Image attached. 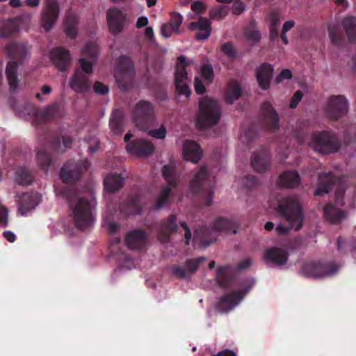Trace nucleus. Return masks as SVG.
I'll return each instance as SVG.
<instances>
[{"label": "nucleus", "mask_w": 356, "mask_h": 356, "mask_svg": "<svg viewBox=\"0 0 356 356\" xmlns=\"http://www.w3.org/2000/svg\"><path fill=\"white\" fill-rule=\"evenodd\" d=\"M99 53V47L96 42H89L86 44V47L81 51L83 56L95 58Z\"/></svg>", "instance_id": "obj_48"}, {"label": "nucleus", "mask_w": 356, "mask_h": 356, "mask_svg": "<svg viewBox=\"0 0 356 356\" xmlns=\"http://www.w3.org/2000/svg\"><path fill=\"white\" fill-rule=\"evenodd\" d=\"M162 174L165 179L168 186L161 192L159 199L156 202L154 207L156 209L161 208L167 202L171 188L175 187L177 184L178 175L175 171V168L172 165H164L162 169Z\"/></svg>", "instance_id": "obj_10"}, {"label": "nucleus", "mask_w": 356, "mask_h": 356, "mask_svg": "<svg viewBox=\"0 0 356 356\" xmlns=\"http://www.w3.org/2000/svg\"><path fill=\"white\" fill-rule=\"evenodd\" d=\"M95 206L96 202L92 197L76 196L70 200L71 217L79 229H87L94 224Z\"/></svg>", "instance_id": "obj_1"}, {"label": "nucleus", "mask_w": 356, "mask_h": 356, "mask_svg": "<svg viewBox=\"0 0 356 356\" xmlns=\"http://www.w3.org/2000/svg\"><path fill=\"white\" fill-rule=\"evenodd\" d=\"M104 227L111 233L113 234L118 228V225L111 220L104 219Z\"/></svg>", "instance_id": "obj_57"}, {"label": "nucleus", "mask_w": 356, "mask_h": 356, "mask_svg": "<svg viewBox=\"0 0 356 356\" xmlns=\"http://www.w3.org/2000/svg\"><path fill=\"white\" fill-rule=\"evenodd\" d=\"M31 16L25 15L15 19L0 22V37L6 38L21 31H26L30 25Z\"/></svg>", "instance_id": "obj_9"}, {"label": "nucleus", "mask_w": 356, "mask_h": 356, "mask_svg": "<svg viewBox=\"0 0 356 356\" xmlns=\"http://www.w3.org/2000/svg\"><path fill=\"white\" fill-rule=\"evenodd\" d=\"M243 37L249 45H254L260 41L261 35L254 23H250L245 29Z\"/></svg>", "instance_id": "obj_36"}, {"label": "nucleus", "mask_w": 356, "mask_h": 356, "mask_svg": "<svg viewBox=\"0 0 356 356\" xmlns=\"http://www.w3.org/2000/svg\"><path fill=\"white\" fill-rule=\"evenodd\" d=\"M338 250L339 251H346L349 250L351 252L352 257L356 259V241L355 240H346L339 237L337 241Z\"/></svg>", "instance_id": "obj_40"}, {"label": "nucleus", "mask_w": 356, "mask_h": 356, "mask_svg": "<svg viewBox=\"0 0 356 356\" xmlns=\"http://www.w3.org/2000/svg\"><path fill=\"white\" fill-rule=\"evenodd\" d=\"M278 184L286 188H294L300 184V177L296 171L282 173L278 179Z\"/></svg>", "instance_id": "obj_31"}, {"label": "nucleus", "mask_w": 356, "mask_h": 356, "mask_svg": "<svg viewBox=\"0 0 356 356\" xmlns=\"http://www.w3.org/2000/svg\"><path fill=\"white\" fill-rule=\"evenodd\" d=\"M273 73V68L269 64H262L257 69V80L261 89L266 90L269 88Z\"/></svg>", "instance_id": "obj_23"}, {"label": "nucleus", "mask_w": 356, "mask_h": 356, "mask_svg": "<svg viewBox=\"0 0 356 356\" xmlns=\"http://www.w3.org/2000/svg\"><path fill=\"white\" fill-rule=\"evenodd\" d=\"M281 17L279 13L273 12L268 15L270 37L274 38L277 35Z\"/></svg>", "instance_id": "obj_43"}, {"label": "nucleus", "mask_w": 356, "mask_h": 356, "mask_svg": "<svg viewBox=\"0 0 356 356\" xmlns=\"http://www.w3.org/2000/svg\"><path fill=\"white\" fill-rule=\"evenodd\" d=\"M302 97V93L300 91H296L290 102V107L294 108L297 106Z\"/></svg>", "instance_id": "obj_61"}, {"label": "nucleus", "mask_w": 356, "mask_h": 356, "mask_svg": "<svg viewBox=\"0 0 356 356\" xmlns=\"http://www.w3.org/2000/svg\"><path fill=\"white\" fill-rule=\"evenodd\" d=\"M279 210L292 228L299 229L303 219L298 200L295 197H286L279 204Z\"/></svg>", "instance_id": "obj_4"}, {"label": "nucleus", "mask_w": 356, "mask_h": 356, "mask_svg": "<svg viewBox=\"0 0 356 356\" xmlns=\"http://www.w3.org/2000/svg\"><path fill=\"white\" fill-rule=\"evenodd\" d=\"M179 63L177 65L175 73V83L179 95L188 97L191 95L189 85L191 81L186 72V67L193 63V60H186L184 56L178 57Z\"/></svg>", "instance_id": "obj_7"}, {"label": "nucleus", "mask_w": 356, "mask_h": 356, "mask_svg": "<svg viewBox=\"0 0 356 356\" xmlns=\"http://www.w3.org/2000/svg\"><path fill=\"white\" fill-rule=\"evenodd\" d=\"M319 184L314 193L316 195L327 193L330 189V184L333 181V176L330 172L321 173L318 177Z\"/></svg>", "instance_id": "obj_35"}, {"label": "nucleus", "mask_w": 356, "mask_h": 356, "mask_svg": "<svg viewBox=\"0 0 356 356\" xmlns=\"http://www.w3.org/2000/svg\"><path fill=\"white\" fill-rule=\"evenodd\" d=\"M251 163L257 172L265 171L269 166V157L266 152H261L253 155Z\"/></svg>", "instance_id": "obj_33"}, {"label": "nucleus", "mask_w": 356, "mask_h": 356, "mask_svg": "<svg viewBox=\"0 0 356 356\" xmlns=\"http://www.w3.org/2000/svg\"><path fill=\"white\" fill-rule=\"evenodd\" d=\"M23 203L19 206L18 210L22 215H26L29 211L33 209L41 201V196L38 193L24 195Z\"/></svg>", "instance_id": "obj_29"}, {"label": "nucleus", "mask_w": 356, "mask_h": 356, "mask_svg": "<svg viewBox=\"0 0 356 356\" xmlns=\"http://www.w3.org/2000/svg\"><path fill=\"white\" fill-rule=\"evenodd\" d=\"M243 184L246 187H252L257 183V180L252 176L243 179Z\"/></svg>", "instance_id": "obj_64"}, {"label": "nucleus", "mask_w": 356, "mask_h": 356, "mask_svg": "<svg viewBox=\"0 0 356 356\" xmlns=\"http://www.w3.org/2000/svg\"><path fill=\"white\" fill-rule=\"evenodd\" d=\"M124 113L120 110L113 111L110 120V128L113 134H120L124 129Z\"/></svg>", "instance_id": "obj_34"}, {"label": "nucleus", "mask_w": 356, "mask_h": 356, "mask_svg": "<svg viewBox=\"0 0 356 356\" xmlns=\"http://www.w3.org/2000/svg\"><path fill=\"white\" fill-rule=\"evenodd\" d=\"M241 95V88L239 84L232 81H231L227 88L226 90V100L228 103L232 104L234 102L237 100Z\"/></svg>", "instance_id": "obj_38"}, {"label": "nucleus", "mask_w": 356, "mask_h": 356, "mask_svg": "<svg viewBox=\"0 0 356 356\" xmlns=\"http://www.w3.org/2000/svg\"><path fill=\"white\" fill-rule=\"evenodd\" d=\"M204 260L205 258L202 257L188 260L185 264L186 268H188V272H191V274L194 273L197 270L199 264Z\"/></svg>", "instance_id": "obj_49"}, {"label": "nucleus", "mask_w": 356, "mask_h": 356, "mask_svg": "<svg viewBox=\"0 0 356 356\" xmlns=\"http://www.w3.org/2000/svg\"><path fill=\"white\" fill-rule=\"evenodd\" d=\"M17 65L15 61L8 63L6 67V75L11 90H16L19 87V80L17 74Z\"/></svg>", "instance_id": "obj_32"}, {"label": "nucleus", "mask_w": 356, "mask_h": 356, "mask_svg": "<svg viewBox=\"0 0 356 356\" xmlns=\"http://www.w3.org/2000/svg\"><path fill=\"white\" fill-rule=\"evenodd\" d=\"M191 8L194 13L197 14H202L205 11L207 6L202 1H196L191 3Z\"/></svg>", "instance_id": "obj_54"}, {"label": "nucleus", "mask_w": 356, "mask_h": 356, "mask_svg": "<svg viewBox=\"0 0 356 356\" xmlns=\"http://www.w3.org/2000/svg\"><path fill=\"white\" fill-rule=\"evenodd\" d=\"M123 185V179L116 174H110L104 181V191L108 193L117 192Z\"/></svg>", "instance_id": "obj_30"}, {"label": "nucleus", "mask_w": 356, "mask_h": 356, "mask_svg": "<svg viewBox=\"0 0 356 356\" xmlns=\"http://www.w3.org/2000/svg\"><path fill=\"white\" fill-rule=\"evenodd\" d=\"M245 10V5L241 0H236L234 2L232 8V13L234 15H240Z\"/></svg>", "instance_id": "obj_55"}, {"label": "nucleus", "mask_w": 356, "mask_h": 356, "mask_svg": "<svg viewBox=\"0 0 356 356\" xmlns=\"http://www.w3.org/2000/svg\"><path fill=\"white\" fill-rule=\"evenodd\" d=\"M213 79V69L210 65H205L200 69V74L194 81V87L197 94H202L205 90V86L209 84Z\"/></svg>", "instance_id": "obj_17"}, {"label": "nucleus", "mask_w": 356, "mask_h": 356, "mask_svg": "<svg viewBox=\"0 0 356 356\" xmlns=\"http://www.w3.org/2000/svg\"><path fill=\"white\" fill-rule=\"evenodd\" d=\"M264 259L269 265L281 266L286 264L288 260V254L283 248H268L265 250Z\"/></svg>", "instance_id": "obj_14"}, {"label": "nucleus", "mask_w": 356, "mask_h": 356, "mask_svg": "<svg viewBox=\"0 0 356 356\" xmlns=\"http://www.w3.org/2000/svg\"><path fill=\"white\" fill-rule=\"evenodd\" d=\"M343 27L347 33L349 39L356 42V31L355 27L356 26V18L353 17H347L343 21Z\"/></svg>", "instance_id": "obj_42"}, {"label": "nucleus", "mask_w": 356, "mask_h": 356, "mask_svg": "<svg viewBox=\"0 0 356 356\" xmlns=\"http://www.w3.org/2000/svg\"><path fill=\"white\" fill-rule=\"evenodd\" d=\"M153 115L152 105L145 101H141L137 103L133 110V120L139 126V121L146 120Z\"/></svg>", "instance_id": "obj_21"}, {"label": "nucleus", "mask_w": 356, "mask_h": 356, "mask_svg": "<svg viewBox=\"0 0 356 356\" xmlns=\"http://www.w3.org/2000/svg\"><path fill=\"white\" fill-rule=\"evenodd\" d=\"M340 145L338 136L331 131L314 132L308 140V145L321 154L335 152L340 147Z\"/></svg>", "instance_id": "obj_3"}, {"label": "nucleus", "mask_w": 356, "mask_h": 356, "mask_svg": "<svg viewBox=\"0 0 356 356\" xmlns=\"http://www.w3.org/2000/svg\"><path fill=\"white\" fill-rule=\"evenodd\" d=\"M221 110L218 102L206 97L200 100L199 111L196 115V124L200 128L216 124L220 118Z\"/></svg>", "instance_id": "obj_2"}, {"label": "nucleus", "mask_w": 356, "mask_h": 356, "mask_svg": "<svg viewBox=\"0 0 356 356\" xmlns=\"http://www.w3.org/2000/svg\"><path fill=\"white\" fill-rule=\"evenodd\" d=\"M16 179L20 184L26 185L31 184L32 178L29 170L25 168H20L17 171Z\"/></svg>", "instance_id": "obj_47"}, {"label": "nucleus", "mask_w": 356, "mask_h": 356, "mask_svg": "<svg viewBox=\"0 0 356 356\" xmlns=\"http://www.w3.org/2000/svg\"><path fill=\"white\" fill-rule=\"evenodd\" d=\"M182 21L183 17L181 14L177 13L171 14L170 22L168 24L170 26L172 33L175 34H178L179 33V28L181 24Z\"/></svg>", "instance_id": "obj_46"}, {"label": "nucleus", "mask_w": 356, "mask_h": 356, "mask_svg": "<svg viewBox=\"0 0 356 356\" xmlns=\"http://www.w3.org/2000/svg\"><path fill=\"white\" fill-rule=\"evenodd\" d=\"M134 74V64L131 59L125 56L120 57L115 70L116 83L122 90H125Z\"/></svg>", "instance_id": "obj_11"}, {"label": "nucleus", "mask_w": 356, "mask_h": 356, "mask_svg": "<svg viewBox=\"0 0 356 356\" xmlns=\"http://www.w3.org/2000/svg\"><path fill=\"white\" fill-rule=\"evenodd\" d=\"M252 286V284L243 283L239 286L238 291L225 294L217 303V310L219 312L227 313L233 309L248 293Z\"/></svg>", "instance_id": "obj_6"}, {"label": "nucleus", "mask_w": 356, "mask_h": 356, "mask_svg": "<svg viewBox=\"0 0 356 356\" xmlns=\"http://www.w3.org/2000/svg\"><path fill=\"white\" fill-rule=\"evenodd\" d=\"M148 134L156 139H164L166 136V129L161 125L159 129L149 130Z\"/></svg>", "instance_id": "obj_51"}, {"label": "nucleus", "mask_w": 356, "mask_h": 356, "mask_svg": "<svg viewBox=\"0 0 356 356\" xmlns=\"http://www.w3.org/2000/svg\"><path fill=\"white\" fill-rule=\"evenodd\" d=\"M222 50L227 56L230 58H234L236 56V51L232 44H224L222 46Z\"/></svg>", "instance_id": "obj_56"}, {"label": "nucleus", "mask_w": 356, "mask_h": 356, "mask_svg": "<svg viewBox=\"0 0 356 356\" xmlns=\"http://www.w3.org/2000/svg\"><path fill=\"white\" fill-rule=\"evenodd\" d=\"M177 228L176 217L175 216H170L161 227L159 236L160 241L163 243L168 241L170 234L177 232Z\"/></svg>", "instance_id": "obj_27"}, {"label": "nucleus", "mask_w": 356, "mask_h": 356, "mask_svg": "<svg viewBox=\"0 0 356 356\" xmlns=\"http://www.w3.org/2000/svg\"><path fill=\"white\" fill-rule=\"evenodd\" d=\"M80 67L86 74H90L92 72V67L95 62L87 60L86 58H82L79 60Z\"/></svg>", "instance_id": "obj_53"}, {"label": "nucleus", "mask_w": 356, "mask_h": 356, "mask_svg": "<svg viewBox=\"0 0 356 356\" xmlns=\"http://www.w3.org/2000/svg\"><path fill=\"white\" fill-rule=\"evenodd\" d=\"M81 168L74 163H68L60 171V178L65 182H70L77 179L79 177Z\"/></svg>", "instance_id": "obj_28"}, {"label": "nucleus", "mask_w": 356, "mask_h": 356, "mask_svg": "<svg viewBox=\"0 0 356 356\" xmlns=\"http://www.w3.org/2000/svg\"><path fill=\"white\" fill-rule=\"evenodd\" d=\"M325 218L333 223H338L346 217L345 213L332 205H327L324 209Z\"/></svg>", "instance_id": "obj_37"}, {"label": "nucleus", "mask_w": 356, "mask_h": 356, "mask_svg": "<svg viewBox=\"0 0 356 356\" xmlns=\"http://www.w3.org/2000/svg\"><path fill=\"white\" fill-rule=\"evenodd\" d=\"M209 179V171L207 167L202 165L199 170L194 175L189 184V190L192 193L200 191Z\"/></svg>", "instance_id": "obj_22"}, {"label": "nucleus", "mask_w": 356, "mask_h": 356, "mask_svg": "<svg viewBox=\"0 0 356 356\" xmlns=\"http://www.w3.org/2000/svg\"><path fill=\"white\" fill-rule=\"evenodd\" d=\"M94 91L100 95H104L108 92V88L104 83L97 81L94 84Z\"/></svg>", "instance_id": "obj_58"}, {"label": "nucleus", "mask_w": 356, "mask_h": 356, "mask_svg": "<svg viewBox=\"0 0 356 356\" xmlns=\"http://www.w3.org/2000/svg\"><path fill=\"white\" fill-rule=\"evenodd\" d=\"M182 154L186 161L197 163L202 157V150L199 145L193 140H186L182 147Z\"/></svg>", "instance_id": "obj_18"}, {"label": "nucleus", "mask_w": 356, "mask_h": 356, "mask_svg": "<svg viewBox=\"0 0 356 356\" xmlns=\"http://www.w3.org/2000/svg\"><path fill=\"white\" fill-rule=\"evenodd\" d=\"M211 20L200 17L197 21L193 22L188 24V29L195 32V38L205 40L209 38L211 32Z\"/></svg>", "instance_id": "obj_15"}, {"label": "nucleus", "mask_w": 356, "mask_h": 356, "mask_svg": "<svg viewBox=\"0 0 356 356\" xmlns=\"http://www.w3.org/2000/svg\"><path fill=\"white\" fill-rule=\"evenodd\" d=\"M341 268V265L334 262L323 264L312 261L303 266L302 273L309 277L325 278L335 275Z\"/></svg>", "instance_id": "obj_5"}, {"label": "nucleus", "mask_w": 356, "mask_h": 356, "mask_svg": "<svg viewBox=\"0 0 356 356\" xmlns=\"http://www.w3.org/2000/svg\"><path fill=\"white\" fill-rule=\"evenodd\" d=\"M77 18L73 14H69L66 16L65 19V31L66 35L74 38L77 33Z\"/></svg>", "instance_id": "obj_39"}, {"label": "nucleus", "mask_w": 356, "mask_h": 356, "mask_svg": "<svg viewBox=\"0 0 356 356\" xmlns=\"http://www.w3.org/2000/svg\"><path fill=\"white\" fill-rule=\"evenodd\" d=\"M38 161L41 166L49 165V156L45 152H39L38 153Z\"/></svg>", "instance_id": "obj_62"}, {"label": "nucleus", "mask_w": 356, "mask_h": 356, "mask_svg": "<svg viewBox=\"0 0 356 356\" xmlns=\"http://www.w3.org/2000/svg\"><path fill=\"white\" fill-rule=\"evenodd\" d=\"M231 226V221L224 218H219L214 222L211 233H216L220 231L230 232Z\"/></svg>", "instance_id": "obj_44"}, {"label": "nucleus", "mask_w": 356, "mask_h": 356, "mask_svg": "<svg viewBox=\"0 0 356 356\" xmlns=\"http://www.w3.org/2000/svg\"><path fill=\"white\" fill-rule=\"evenodd\" d=\"M8 211L7 208L0 202V227H6L8 222Z\"/></svg>", "instance_id": "obj_52"}, {"label": "nucleus", "mask_w": 356, "mask_h": 356, "mask_svg": "<svg viewBox=\"0 0 356 356\" xmlns=\"http://www.w3.org/2000/svg\"><path fill=\"white\" fill-rule=\"evenodd\" d=\"M125 241L129 248L131 250L140 249L145 244L146 234L142 230H133L127 234Z\"/></svg>", "instance_id": "obj_26"}, {"label": "nucleus", "mask_w": 356, "mask_h": 356, "mask_svg": "<svg viewBox=\"0 0 356 356\" xmlns=\"http://www.w3.org/2000/svg\"><path fill=\"white\" fill-rule=\"evenodd\" d=\"M227 8L224 6H218L212 8L209 13L211 19L221 20L227 15Z\"/></svg>", "instance_id": "obj_45"}, {"label": "nucleus", "mask_w": 356, "mask_h": 356, "mask_svg": "<svg viewBox=\"0 0 356 356\" xmlns=\"http://www.w3.org/2000/svg\"><path fill=\"white\" fill-rule=\"evenodd\" d=\"M161 33L164 38H169L173 33L172 32L170 26L168 24H163L161 27Z\"/></svg>", "instance_id": "obj_63"}, {"label": "nucleus", "mask_w": 356, "mask_h": 356, "mask_svg": "<svg viewBox=\"0 0 356 356\" xmlns=\"http://www.w3.org/2000/svg\"><path fill=\"white\" fill-rule=\"evenodd\" d=\"M42 13V26L46 31L51 30L58 17L60 6L57 0H45Z\"/></svg>", "instance_id": "obj_13"}, {"label": "nucleus", "mask_w": 356, "mask_h": 356, "mask_svg": "<svg viewBox=\"0 0 356 356\" xmlns=\"http://www.w3.org/2000/svg\"><path fill=\"white\" fill-rule=\"evenodd\" d=\"M50 57L55 65L60 70H65L70 65L71 57L69 51L62 47L54 49Z\"/></svg>", "instance_id": "obj_19"}, {"label": "nucleus", "mask_w": 356, "mask_h": 356, "mask_svg": "<svg viewBox=\"0 0 356 356\" xmlns=\"http://www.w3.org/2000/svg\"><path fill=\"white\" fill-rule=\"evenodd\" d=\"M5 51L8 56L21 63L29 56V49L24 44L10 43L6 46Z\"/></svg>", "instance_id": "obj_25"}, {"label": "nucleus", "mask_w": 356, "mask_h": 356, "mask_svg": "<svg viewBox=\"0 0 356 356\" xmlns=\"http://www.w3.org/2000/svg\"><path fill=\"white\" fill-rule=\"evenodd\" d=\"M292 76L291 72L289 70H283L280 74L276 77L275 81L278 83H281L284 80L290 79Z\"/></svg>", "instance_id": "obj_59"}, {"label": "nucleus", "mask_w": 356, "mask_h": 356, "mask_svg": "<svg viewBox=\"0 0 356 356\" xmlns=\"http://www.w3.org/2000/svg\"><path fill=\"white\" fill-rule=\"evenodd\" d=\"M348 99L341 95L330 96L325 104L327 116L333 120H337L344 116L348 112Z\"/></svg>", "instance_id": "obj_8"}, {"label": "nucleus", "mask_w": 356, "mask_h": 356, "mask_svg": "<svg viewBox=\"0 0 356 356\" xmlns=\"http://www.w3.org/2000/svg\"><path fill=\"white\" fill-rule=\"evenodd\" d=\"M232 274L231 268L222 266L216 270V280L222 286H227Z\"/></svg>", "instance_id": "obj_41"}, {"label": "nucleus", "mask_w": 356, "mask_h": 356, "mask_svg": "<svg viewBox=\"0 0 356 356\" xmlns=\"http://www.w3.org/2000/svg\"><path fill=\"white\" fill-rule=\"evenodd\" d=\"M121 260H123L122 267L125 269H131L136 266L135 263L128 256L122 255L120 257Z\"/></svg>", "instance_id": "obj_60"}, {"label": "nucleus", "mask_w": 356, "mask_h": 356, "mask_svg": "<svg viewBox=\"0 0 356 356\" xmlns=\"http://www.w3.org/2000/svg\"><path fill=\"white\" fill-rule=\"evenodd\" d=\"M262 112L266 126L270 130H277L280 127V118L276 111L269 102H266L262 106Z\"/></svg>", "instance_id": "obj_24"}, {"label": "nucleus", "mask_w": 356, "mask_h": 356, "mask_svg": "<svg viewBox=\"0 0 356 356\" xmlns=\"http://www.w3.org/2000/svg\"><path fill=\"white\" fill-rule=\"evenodd\" d=\"M127 151L134 156H146L154 151V145L146 140H134L127 145Z\"/></svg>", "instance_id": "obj_16"}, {"label": "nucleus", "mask_w": 356, "mask_h": 356, "mask_svg": "<svg viewBox=\"0 0 356 356\" xmlns=\"http://www.w3.org/2000/svg\"><path fill=\"white\" fill-rule=\"evenodd\" d=\"M106 21L109 32L115 35L121 33L129 24L127 14L118 8H111L107 10Z\"/></svg>", "instance_id": "obj_12"}, {"label": "nucleus", "mask_w": 356, "mask_h": 356, "mask_svg": "<svg viewBox=\"0 0 356 356\" xmlns=\"http://www.w3.org/2000/svg\"><path fill=\"white\" fill-rule=\"evenodd\" d=\"M90 81L87 76L76 70L70 81V88L76 93H85L90 88Z\"/></svg>", "instance_id": "obj_20"}, {"label": "nucleus", "mask_w": 356, "mask_h": 356, "mask_svg": "<svg viewBox=\"0 0 356 356\" xmlns=\"http://www.w3.org/2000/svg\"><path fill=\"white\" fill-rule=\"evenodd\" d=\"M172 271L174 275L179 278H186L191 275V272H188L186 265L184 266H175L172 267Z\"/></svg>", "instance_id": "obj_50"}]
</instances>
